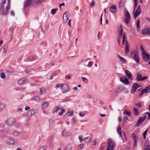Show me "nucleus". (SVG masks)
Masks as SVG:
<instances>
[{
    "mask_svg": "<svg viewBox=\"0 0 150 150\" xmlns=\"http://www.w3.org/2000/svg\"><path fill=\"white\" fill-rule=\"evenodd\" d=\"M93 64V62L92 61H90L89 62L88 65H89V67H91Z\"/></svg>",
    "mask_w": 150,
    "mask_h": 150,
    "instance_id": "nucleus-63",
    "label": "nucleus"
},
{
    "mask_svg": "<svg viewBox=\"0 0 150 150\" xmlns=\"http://www.w3.org/2000/svg\"><path fill=\"white\" fill-rule=\"evenodd\" d=\"M120 33H119V38H120V39H121L123 33V29H122V25H120Z\"/></svg>",
    "mask_w": 150,
    "mask_h": 150,
    "instance_id": "nucleus-19",
    "label": "nucleus"
},
{
    "mask_svg": "<svg viewBox=\"0 0 150 150\" xmlns=\"http://www.w3.org/2000/svg\"><path fill=\"white\" fill-rule=\"evenodd\" d=\"M110 10L111 12L115 13L117 11V7L115 5H113L110 7Z\"/></svg>",
    "mask_w": 150,
    "mask_h": 150,
    "instance_id": "nucleus-14",
    "label": "nucleus"
},
{
    "mask_svg": "<svg viewBox=\"0 0 150 150\" xmlns=\"http://www.w3.org/2000/svg\"><path fill=\"white\" fill-rule=\"evenodd\" d=\"M146 91L144 90V89H142V91L141 93L139 94V96H141L144 93H146V92L145 91Z\"/></svg>",
    "mask_w": 150,
    "mask_h": 150,
    "instance_id": "nucleus-48",
    "label": "nucleus"
},
{
    "mask_svg": "<svg viewBox=\"0 0 150 150\" xmlns=\"http://www.w3.org/2000/svg\"><path fill=\"white\" fill-rule=\"evenodd\" d=\"M25 81L24 79H20L18 81V83L19 85H21L23 84Z\"/></svg>",
    "mask_w": 150,
    "mask_h": 150,
    "instance_id": "nucleus-28",
    "label": "nucleus"
},
{
    "mask_svg": "<svg viewBox=\"0 0 150 150\" xmlns=\"http://www.w3.org/2000/svg\"><path fill=\"white\" fill-rule=\"evenodd\" d=\"M146 114H148V119H150V113L148 112H147L146 113Z\"/></svg>",
    "mask_w": 150,
    "mask_h": 150,
    "instance_id": "nucleus-64",
    "label": "nucleus"
},
{
    "mask_svg": "<svg viewBox=\"0 0 150 150\" xmlns=\"http://www.w3.org/2000/svg\"><path fill=\"white\" fill-rule=\"evenodd\" d=\"M131 111H128L127 109L125 110V112H124V115H127L128 116H129L131 114Z\"/></svg>",
    "mask_w": 150,
    "mask_h": 150,
    "instance_id": "nucleus-30",
    "label": "nucleus"
},
{
    "mask_svg": "<svg viewBox=\"0 0 150 150\" xmlns=\"http://www.w3.org/2000/svg\"><path fill=\"white\" fill-rule=\"evenodd\" d=\"M128 120V117L127 116H125L123 120V123H125Z\"/></svg>",
    "mask_w": 150,
    "mask_h": 150,
    "instance_id": "nucleus-46",
    "label": "nucleus"
},
{
    "mask_svg": "<svg viewBox=\"0 0 150 150\" xmlns=\"http://www.w3.org/2000/svg\"><path fill=\"white\" fill-rule=\"evenodd\" d=\"M69 133L67 131L64 130L62 132V135L63 137H66L69 135Z\"/></svg>",
    "mask_w": 150,
    "mask_h": 150,
    "instance_id": "nucleus-25",
    "label": "nucleus"
},
{
    "mask_svg": "<svg viewBox=\"0 0 150 150\" xmlns=\"http://www.w3.org/2000/svg\"><path fill=\"white\" fill-rule=\"evenodd\" d=\"M106 145V143H104L102 144V146L100 147V150H103L104 148L105 147Z\"/></svg>",
    "mask_w": 150,
    "mask_h": 150,
    "instance_id": "nucleus-43",
    "label": "nucleus"
},
{
    "mask_svg": "<svg viewBox=\"0 0 150 150\" xmlns=\"http://www.w3.org/2000/svg\"><path fill=\"white\" fill-rule=\"evenodd\" d=\"M79 140H80V143H81L82 141H83V139H82V137L81 136H80L79 137Z\"/></svg>",
    "mask_w": 150,
    "mask_h": 150,
    "instance_id": "nucleus-58",
    "label": "nucleus"
},
{
    "mask_svg": "<svg viewBox=\"0 0 150 150\" xmlns=\"http://www.w3.org/2000/svg\"><path fill=\"white\" fill-rule=\"evenodd\" d=\"M72 148V146L71 145H67L65 148V150H71Z\"/></svg>",
    "mask_w": 150,
    "mask_h": 150,
    "instance_id": "nucleus-38",
    "label": "nucleus"
},
{
    "mask_svg": "<svg viewBox=\"0 0 150 150\" xmlns=\"http://www.w3.org/2000/svg\"><path fill=\"white\" fill-rule=\"evenodd\" d=\"M140 48L143 54L146 52L144 49L142 45H141Z\"/></svg>",
    "mask_w": 150,
    "mask_h": 150,
    "instance_id": "nucleus-51",
    "label": "nucleus"
},
{
    "mask_svg": "<svg viewBox=\"0 0 150 150\" xmlns=\"http://www.w3.org/2000/svg\"><path fill=\"white\" fill-rule=\"evenodd\" d=\"M133 85L134 86V87H136V88L137 89V88H139V87H141V86L139 85V84H138L137 83H134Z\"/></svg>",
    "mask_w": 150,
    "mask_h": 150,
    "instance_id": "nucleus-45",
    "label": "nucleus"
},
{
    "mask_svg": "<svg viewBox=\"0 0 150 150\" xmlns=\"http://www.w3.org/2000/svg\"><path fill=\"white\" fill-rule=\"evenodd\" d=\"M108 145L106 150H113L115 143L112 141L111 139L107 140Z\"/></svg>",
    "mask_w": 150,
    "mask_h": 150,
    "instance_id": "nucleus-3",
    "label": "nucleus"
},
{
    "mask_svg": "<svg viewBox=\"0 0 150 150\" xmlns=\"http://www.w3.org/2000/svg\"><path fill=\"white\" fill-rule=\"evenodd\" d=\"M40 94L42 95L46 92V90L44 88H42L40 89Z\"/></svg>",
    "mask_w": 150,
    "mask_h": 150,
    "instance_id": "nucleus-31",
    "label": "nucleus"
},
{
    "mask_svg": "<svg viewBox=\"0 0 150 150\" xmlns=\"http://www.w3.org/2000/svg\"><path fill=\"white\" fill-rule=\"evenodd\" d=\"M5 107V105L4 104L1 103L0 104V110H3Z\"/></svg>",
    "mask_w": 150,
    "mask_h": 150,
    "instance_id": "nucleus-44",
    "label": "nucleus"
},
{
    "mask_svg": "<svg viewBox=\"0 0 150 150\" xmlns=\"http://www.w3.org/2000/svg\"><path fill=\"white\" fill-rule=\"evenodd\" d=\"M117 132H118L119 134L120 135V137H121L122 136L121 132L122 131L121 130V127L120 126L118 128H117Z\"/></svg>",
    "mask_w": 150,
    "mask_h": 150,
    "instance_id": "nucleus-36",
    "label": "nucleus"
},
{
    "mask_svg": "<svg viewBox=\"0 0 150 150\" xmlns=\"http://www.w3.org/2000/svg\"><path fill=\"white\" fill-rule=\"evenodd\" d=\"M73 114V112L72 111H69L66 114L67 116H71Z\"/></svg>",
    "mask_w": 150,
    "mask_h": 150,
    "instance_id": "nucleus-40",
    "label": "nucleus"
},
{
    "mask_svg": "<svg viewBox=\"0 0 150 150\" xmlns=\"http://www.w3.org/2000/svg\"><path fill=\"white\" fill-rule=\"evenodd\" d=\"M134 112V114L136 116H138L139 114V112L137 110L136 108L134 107L133 108Z\"/></svg>",
    "mask_w": 150,
    "mask_h": 150,
    "instance_id": "nucleus-22",
    "label": "nucleus"
},
{
    "mask_svg": "<svg viewBox=\"0 0 150 150\" xmlns=\"http://www.w3.org/2000/svg\"><path fill=\"white\" fill-rule=\"evenodd\" d=\"M147 77L146 76H142V75L139 73H137L136 77V80L138 81H143L146 79Z\"/></svg>",
    "mask_w": 150,
    "mask_h": 150,
    "instance_id": "nucleus-6",
    "label": "nucleus"
},
{
    "mask_svg": "<svg viewBox=\"0 0 150 150\" xmlns=\"http://www.w3.org/2000/svg\"><path fill=\"white\" fill-rule=\"evenodd\" d=\"M137 89V88H136L135 86L134 87L132 85V88L131 91V93H134L135 92Z\"/></svg>",
    "mask_w": 150,
    "mask_h": 150,
    "instance_id": "nucleus-41",
    "label": "nucleus"
},
{
    "mask_svg": "<svg viewBox=\"0 0 150 150\" xmlns=\"http://www.w3.org/2000/svg\"><path fill=\"white\" fill-rule=\"evenodd\" d=\"M146 118L145 115H144L143 117H139L138 118V120L136 123L135 126V127H138L139 125L142 123Z\"/></svg>",
    "mask_w": 150,
    "mask_h": 150,
    "instance_id": "nucleus-5",
    "label": "nucleus"
},
{
    "mask_svg": "<svg viewBox=\"0 0 150 150\" xmlns=\"http://www.w3.org/2000/svg\"><path fill=\"white\" fill-rule=\"evenodd\" d=\"M56 9H52L51 10L52 13L53 14H55L56 13Z\"/></svg>",
    "mask_w": 150,
    "mask_h": 150,
    "instance_id": "nucleus-55",
    "label": "nucleus"
},
{
    "mask_svg": "<svg viewBox=\"0 0 150 150\" xmlns=\"http://www.w3.org/2000/svg\"><path fill=\"white\" fill-rule=\"evenodd\" d=\"M118 57L119 58L121 62L123 63H125L126 62V59L120 56V55H118Z\"/></svg>",
    "mask_w": 150,
    "mask_h": 150,
    "instance_id": "nucleus-29",
    "label": "nucleus"
},
{
    "mask_svg": "<svg viewBox=\"0 0 150 150\" xmlns=\"http://www.w3.org/2000/svg\"><path fill=\"white\" fill-rule=\"evenodd\" d=\"M141 7L140 6L138 7V8L136 10L134 14V17L136 18L139 16L141 12Z\"/></svg>",
    "mask_w": 150,
    "mask_h": 150,
    "instance_id": "nucleus-12",
    "label": "nucleus"
},
{
    "mask_svg": "<svg viewBox=\"0 0 150 150\" xmlns=\"http://www.w3.org/2000/svg\"><path fill=\"white\" fill-rule=\"evenodd\" d=\"M62 92L63 93H65L69 89V87L66 84H64L61 86Z\"/></svg>",
    "mask_w": 150,
    "mask_h": 150,
    "instance_id": "nucleus-9",
    "label": "nucleus"
},
{
    "mask_svg": "<svg viewBox=\"0 0 150 150\" xmlns=\"http://www.w3.org/2000/svg\"><path fill=\"white\" fill-rule=\"evenodd\" d=\"M136 25L137 28V31H139L140 30V21L139 20H138L136 23Z\"/></svg>",
    "mask_w": 150,
    "mask_h": 150,
    "instance_id": "nucleus-27",
    "label": "nucleus"
},
{
    "mask_svg": "<svg viewBox=\"0 0 150 150\" xmlns=\"http://www.w3.org/2000/svg\"><path fill=\"white\" fill-rule=\"evenodd\" d=\"M61 86V84H60V83H59V84H57L56 85V87H55V88H58L59 87H60Z\"/></svg>",
    "mask_w": 150,
    "mask_h": 150,
    "instance_id": "nucleus-60",
    "label": "nucleus"
},
{
    "mask_svg": "<svg viewBox=\"0 0 150 150\" xmlns=\"http://www.w3.org/2000/svg\"><path fill=\"white\" fill-rule=\"evenodd\" d=\"M59 109V108L57 107H55L52 110V113H54L55 112H57L58 110Z\"/></svg>",
    "mask_w": 150,
    "mask_h": 150,
    "instance_id": "nucleus-39",
    "label": "nucleus"
},
{
    "mask_svg": "<svg viewBox=\"0 0 150 150\" xmlns=\"http://www.w3.org/2000/svg\"><path fill=\"white\" fill-rule=\"evenodd\" d=\"M8 50L7 47V46H5L4 47L3 52L4 53H6Z\"/></svg>",
    "mask_w": 150,
    "mask_h": 150,
    "instance_id": "nucleus-52",
    "label": "nucleus"
},
{
    "mask_svg": "<svg viewBox=\"0 0 150 150\" xmlns=\"http://www.w3.org/2000/svg\"><path fill=\"white\" fill-rule=\"evenodd\" d=\"M120 81L122 83L126 85H128L129 83V81H128L127 79L125 76H124V77H122L120 78Z\"/></svg>",
    "mask_w": 150,
    "mask_h": 150,
    "instance_id": "nucleus-10",
    "label": "nucleus"
},
{
    "mask_svg": "<svg viewBox=\"0 0 150 150\" xmlns=\"http://www.w3.org/2000/svg\"><path fill=\"white\" fill-rule=\"evenodd\" d=\"M96 143H97L96 141V140H95V139L93 140L92 141V144L93 145H96Z\"/></svg>",
    "mask_w": 150,
    "mask_h": 150,
    "instance_id": "nucleus-57",
    "label": "nucleus"
},
{
    "mask_svg": "<svg viewBox=\"0 0 150 150\" xmlns=\"http://www.w3.org/2000/svg\"><path fill=\"white\" fill-rule=\"evenodd\" d=\"M135 105L137 107V109H139L142 106V104L141 103L136 104Z\"/></svg>",
    "mask_w": 150,
    "mask_h": 150,
    "instance_id": "nucleus-42",
    "label": "nucleus"
},
{
    "mask_svg": "<svg viewBox=\"0 0 150 150\" xmlns=\"http://www.w3.org/2000/svg\"><path fill=\"white\" fill-rule=\"evenodd\" d=\"M144 90L146 91H145L146 93H148L150 92V85L144 88Z\"/></svg>",
    "mask_w": 150,
    "mask_h": 150,
    "instance_id": "nucleus-35",
    "label": "nucleus"
},
{
    "mask_svg": "<svg viewBox=\"0 0 150 150\" xmlns=\"http://www.w3.org/2000/svg\"><path fill=\"white\" fill-rule=\"evenodd\" d=\"M68 13H67V12H65V13L64 14L63 18L64 20H65L66 21H67L68 19Z\"/></svg>",
    "mask_w": 150,
    "mask_h": 150,
    "instance_id": "nucleus-23",
    "label": "nucleus"
},
{
    "mask_svg": "<svg viewBox=\"0 0 150 150\" xmlns=\"http://www.w3.org/2000/svg\"><path fill=\"white\" fill-rule=\"evenodd\" d=\"M148 129H146L144 132L143 136V137L144 139H145L146 138V135Z\"/></svg>",
    "mask_w": 150,
    "mask_h": 150,
    "instance_id": "nucleus-47",
    "label": "nucleus"
},
{
    "mask_svg": "<svg viewBox=\"0 0 150 150\" xmlns=\"http://www.w3.org/2000/svg\"><path fill=\"white\" fill-rule=\"evenodd\" d=\"M125 14L126 18L125 19V22L126 24H128L130 21V15L128 11L127 10L125 11Z\"/></svg>",
    "mask_w": 150,
    "mask_h": 150,
    "instance_id": "nucleus-4",
    "label": "nucleus"
},
{
    "mask_svg": "<svg viewBox=\"0 0 150 150\" xmlns=\"http://www.w3.org/2000/svg\"><path fill=\"white\" fill-rule=\"evenodd\" d=\"M49 105V103L47 102H44L42 105V107L43 109L47 108Z\"/></svg>",
    "mask_w": 150,
    "mask_h": 150,
    "instance_id": "nucleus-21",
    "label": "nucleus"
},
{
    "mask_svg": "<svg viewBox=\"0 0 150 150\" xmlns=\"http://www.w3.org/2000/svg\"><path fill=\"white\" fill-rule=\"evenodd\" d=\"M143 54V55H142V57L145 61L147 62L149 60L150 56L147 53H145Z\"/></svg>",
    "mask_w": 150,
    "mask_h": 150,
    "instance_id": "nucleus-11",
    "label": "nucleus"
},
{
    "mask_svg": "<svg viewBox=\"0 0 150 150\" xmlns=\"http://www.w3.org/2000/svg\"><path fill=\"white\" fill-rule=\"evenodd\" d=\"M133 137L134 138V144H135L136 143V139H137V137L135 135V134L134 133L133 134Z\"/></svg>",
    "mask_w": 150,
    "mask_h": 150,
    "instance_id": "nucleus-53",
    "label": "nucleus"
},
{
    "mask_svg": "<svg viewBox=\"0 0 150 150\" xmlns=\"http://www.w3.org/2000/svg\"><path fill=\"white\" fill-rule=\"evenodd\" d=\"M40 100V98L38 96H34L31 99V100H35L38 102Z\"/></svg>",
    "mask_w": 150,
    "mask_h": 150,
    "instance_id": "nucleus-24",
    "label": "nucleus"
},
{
    "mask_svg": "<svg viewBox=\"0 0 150 150\" xmlns=\"http://www.w3.org/2000/svg\"><path fill=\"white\" fill-rule=\"evenodd\" d=\"M129 45L128 43V41L126 40V45L125 48V52L126 54L129 52Z\"/></svg>",
    "mask_w": 150,
    "mask_h": 150,
    "instance_id": "nucleus-16",
    "label": "nucleus"
},
{
    "mask_svg": "<svg viewBox=\"0 0 150 150\" xmlns=\"http://www.w3.org/2000/svg\"><path fill=\"white\" fill-rule=\"evenodd\" d=\"M65 112V110H64V109H61V112H59V115L60 116H61L62 114L64 112Z\"/></svg>",
    "mask_w": 150,
    "mask_h": 150,
    "instance_id": "nucleus-50",
    "label": "nucleus"
},
{
    "mask_svg": "<svg viewBox=\"0 0 150 150\" xmlns=\"http://www.w3.org/2000/svg\"><path fill=\"white\" fill-rule=\"evenodd\" d=\"M0 75L2 79H4L6 77L5 74L4 73H1Z\"/></svg>",
    "mask_w": 150,
    "mask_h": 150,
    "instance_id": "nucleus-49",
    "label": "nucleus"
},
{
    "mask_svg": "<svg viewBox=\"0 0 150 150\" xmlns=\"http://www.w3.org/2000/svg\"><path fill=\"white\" fill-rule=\"evenodd\" d=\"M133 58L137 63L139 64L140 63L139 56L138 54L135 55Z\"/></svg>",
    "mask_w": 150,
    "mask_h": 150,
    "instance_id": "nucleus-20",
    "label": "nucleus"
},
{
    "mask_svg": "<svg viewBox=\"0 0 150 150\" xmlns=\"http://www.w3.org/2000/svg\"><path fill=\"white\" fill-rule=\"evenodd\" d=\"M46 147L45 146H42L40 147L38 149V150H45Z\"/></svg>",
    "mask_w": 150,
    "mask_h": 150,
    "instance_id": "nucleus-59",
    "label": "nucleus"
},
{
    "mask_svg": "<svg viewBox=\"0 0 150 150\" xmlns=\"http://www.w3.org/2000/svg\"><path fill=\"white\" fill-rule=\"evenodd\" d=\"M16 121V120L13 118H10L6 121V124L8 126H11L14 124Z\"/></svg>",
    "mask_w": 150,
    "mask_h": 150,
    "instance_id": "nucleus-7",
    "label": "nucleus"
},
{
    "mask_svg": "<svg viewBox=\"0 0 150 150\" xmlns=\"http://www.w3.org/2000/svg\"><path fill=\"white\" fill-rule=\"evenodd\" d=\"M12 134L13 136L15 137L18 136L19 134V133L18 132L15 131L13 132Z\"/></svg>",
    "mask_w": 150,
    "mask_h": 150,
    "instance_id": "nucleus-33",
    "label": "nucleus"
},
{
    "mask_svg": "<svg viewBox=\"0 0 150 150\" xmlns=\"http://www.w3.org/2000/svg\"><path fill=\"white\" fill-rule=\"evenodd\" d=\"M6 143L9 145H13L16 144V143L15 140L12 138H9L6 140Z\"/></svg>",
    "mask_w": 150,
    "mask_h": 150,
    "instance_id": "nucleus-8",
    "label": "nucleus"
},
{
    "mask_svg": "<svg viewBox=\"0 0 150 150\" xmlns=\"http://www.w3.org/2000/svg\"><path fill=\"white\" fill-rule=\"evenodd\" d=\"M40 0H25V1L24 7L26 8L30 5H32L34 3H36Z\"/></svg>",
    "mask_w": 150,
    "mask_h": 150,
    "instance_id": "nucleus-2",
    "label": "nucleus"
},
{
    "mask_svg": "<svg viewBox=\"0 0 150 150\" xmlns=\"http://www.w3.org/2000/svg\"><path fill=\"white\" fill-rule=\"evenodd\" d=\"M35 113L33 110L31 109L29 110L27 114V115L28 117H30L34 115Z\"/></svg>",
    "mask_w": 150,
    "mask_h": 150,
    "instance_id": "nucleus-13",
    "label": "nucleus"
},
{
    "mask_svg": "<svg viewBox=\"0 0 150 150\" xmlns=\"http://www.w3.org/2000/svg\"><path fill=\"white\" fill-rule=\"evenodd\" d=\"M92 138V137L91 135H90V136L86 137L83 139L84 142L86 143L89 142L91 140Z\"/></svg>",
    "mask_w": 150,
    "mask_h": 150,
    "instance_id": "nucleus-15",
    "label": "nucleus"
},
{
    "mask_svg": "<svg viewBox=\"0 0 150 150\" xmlns=\"http://www.w3.org/2000/svg\"><path fill=\"white\" fill-rule=\"evenodd\" d=\"M76 118L74 117L71 120V122L72 123H75L76 122Z\"/></svg>",
    "mask_w": 150,
    "mask_h": 150,
    "instance_id": "nucleus-56",
    "label": "nucleus"
},
{
    "mask_svg": "<svg viewBox=\"0 0 150 150\" xmlns=\"http://www.w3.org/2000/svg\"><path fill=\"white\" fill-rule=\"evenodd\" d=\"M144 150H150V146L147 145L146 146V147L144 149Z\"/></svg>",
    "mask_w": 150,
    "mask_h": 150,
    "instance_id": "nucleus-54",
    "label": "nucleus"
},
{
    "mask_svg": "<svg viewBox=\"0 0 150 150\" xmlns=\"http://www.w3.org/2000/svg\"><path fill=\"white\" fill-rule=\"evenodd\" d=\"M143 34L150 35V29H144L142 32Z\"/></svg>",
    "mask_w": 150,
    "mask_h": 150,
    "instance_id": "nucleus-18",
    "label": "nucleus"
},
{
    "mask_svg": "<svg viewBox=\"0 0 150 150\" xmlns=\"http://www.w3.org/2000/svg\"><path fill=\"white\" fill-rule=\"evenodd\" d=\"M124 3L123 1H120L119 4V8H123L124 6Z\"/></svg>",
    "mask_w": 150,
    "mask_h": 150,
    "instance_id": "nucleus-34",
    "label": "nucleus"
},
{
    "mask_svg": "<svg viewBox=\"0 0 150 150\" xmlns=\"http://www.w3.org/2000/svg\"><path fill=\"white\" fill-rule=\"evenodd\" d=\"M10 132V130L7 128H6L3 130H1L0 132L4 133H8Z\"/></svg>",
    "mask_w": 150,
    "mask_h": 150,
    "instance_id": "nucleus-26",
    "label": "nucleus"
},
{
    "mask_svg": "<svg viewBox=\"0 0 150 150\" xmlns=\"http://www.w3.org/2000/svg\"><path fill=\"white\" fill-rule=\"evenodd\" d=\"M49 122L50 124L51 125L53 123V120L52 119H49Z\"/></svg>",
    "mask_w": 150,
    "mask_h": 150,
    "instance_id": "nucleus-61",
    "label": "nucleus"
},
{
    "mask_svg": "<svg viewBox=\"0 0 150 150\" xmlns=\"http://www.w3.org/2000/svg\"><path fill=\"white\" fill-rule=\"evenodd\" d=\"M79 115L81 117H83L84 116V115L83 113L81 112H80V113L79 114Z\"/></svg>",
    "mask_w": 150,
    "mask_h": 150,
    "instance_id": "nucleus-62",
    "label": "nucleus"
},
{
    "mask_svg": "<svg viewBox=\"0 0 150 150\" xmlns=\"http://www.w3.org/2000/svg\"><path fill=\"white\" fill-rule=\"evenodd\" d=\"M10 7V0H4L1 4L0 13L3 15H7L8 13Z\"/></svg>",
    "mask_w": 150,
    "mask_h": 150,
    "instance_id": "nucleus-1",
    "label": "nucleus"
},
{
    "mask_svg": "<svg viewBox=\"0 0 150 150\" xmlns=\"http://www.w3.org/2000/svg\"><path fill=\"white\" fill-rule=\"evenodd\" d=\"M126 34L125 33H124L123 34L122 36V42H126Z\"/></svg>",
    "mask_w": 150,
    "mask_h": 150,
    "instance_id": "nucleus-37",
    "label": "nucleus"
},
{
    "mask_svg": "<svg viewBox=\"0 0 150 150\" xmlns=\"http://www.w3.org/2000/svg\"><path fill=\"white\" fill-rule=\"evenodd\" d=\"M135 52H136V51H132L131 52L130 56L131 57L133 58L135 55L138 54L137 52L136 53Z\"/></svg>",
    "mask_w": 150,
    "mask_h": 150,
    "instance_id": "nucleus-32",
    "label": "nucleus"
},
{
    "mask_svg": "<svg viewBox=\"0 0 150 150\" xmlns=\"http://www.w3.org/2000/svg\"><path fill=\"white\" fill-rule=\"evenodd\" d=\"M125 73L126 75L129 78H130L131 80L132 79V74L130 71L128 70H126L125 71Z\"/></svg>",
    "mask_w": 150,
    "mask_h": 150,
    "instance_id": "nucleus-17",
    "label": "nucleus"
}]
</instances>
